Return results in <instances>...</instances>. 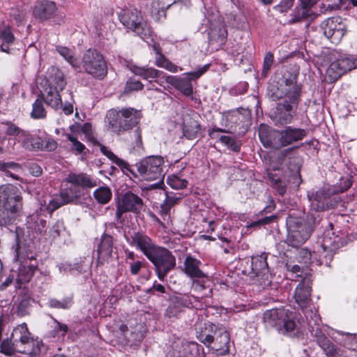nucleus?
<instances>
[{
    "instance_id": "obj_57",
    "label": "nucleus",
    "mask_w": 357,
    "mask_h": 357,
    "mask_svg": "<svg viewBox=\"0 0 357 357\" xmlns=\"http://www.w3.org/2000/svg\"><path fill=\"white\" fill-rule=\"evenodd\" d=\"M67 137L69 141H70L73 144V149H75L77 153H83L84 150L85 149V146L79 142L75 137H73L71 135H68Z\"/></svg>"
},
{
    "instance_id": "obj_35",
    "label": "nucleus",
    "mask_w": 357,
    "mask_h": 357,
    "mask_svg": "<svg viewBox=\"0 0 357 357\" xmlns=\"http://www.w3.org/2000/svg\"><path fill=\"white\" fill-rule=\"evenodd\" d=\"M132 72L144 79H154L160 76V72L153 68H145L133 66L131 68Z\"/></svg>"
},
{
    "instance_id": "obj_17",
    "label": "nucleus",
    "mask_w": 357,
    "mask_h": 357,
    "mask_svg": "<svg viewBox=\"0 0 357 357\" xmlns=\"http://www.w3.org/2000/svg\"><path fill=\"white\" fill-rule=\"evenodd\" d=\"M130 239V245L142 252L147 259L160 247L144 232H134Z\"/></svg>"
},
{
    "instance_id": "obj_56",
    "label": "nucleus",
    "mask_w": 357,
    "mask_h": 357,
    "mask_svg": "<svg viewBox=\"0 0 357 357\" xmlns=\"http://www.w3.org/2000/svg\"><path fill=\"white\" fill-rule=\"evenodd\" d=\"M294 0H281L280 3L275 7V9L280 13H284L291 9Z\"/></svg>"
},
{
    "instance_id": "obj_47",
    "label": "nucleus",
    "mask_w": 357,
    "mask_h": 357,
    "mask_svg": "<svg viewBox=\"0 0 357 357\" xmlns=\"http://www.w3.org/2000/svg\"><path fill=\"white\" fill-rule=\"evenodd\" d=\"M324 351L328 357H348L345 351L335 347L333 343Z\"/></svg>"
},
{
    "instance_id": "obj_30",
    "label": "nucleus",
    "mask_w": 357,
    "mask_h": 357,
    "mask_svg": "<svg viewBox=\"0 0 357 357\" xmlns=\"http://www.w3.org/2000/svg\"><path fill=\"white\" fill-rule=\"evenodd\" d=\"M101 152L107 156L112 162L116 164L117 166H119L122 171L126 172H130L133 176H136L135 173L133 172V170L131 169L130 165L125 160H123L121 158H119L118 156H116L113 152H112L110 150H109L105 146H102Z\"/></svg>"
},
{
    "instance_id": "obj_23",
    "label": "nucleus",
    "mask_w": 357,
    "mask_h": 357,
    "mask_svg": "<svg viewBox=\"0 0 357 357\" xmlns=\"http://www.w3.org/2000/svg\"><path fill=\"white\" fill-rule=\"evenodd\" d=\"M66 181L73 185L82 188H92L97 186V180L85 173H70L66 178Z\"/></svg>"
},
{
    "instance_id": "obj_62",
    "label": "nucleus",
    "mask_w": 357,
    "mask_h": 357,
    "mask_svg": "<svg viewBox=\"0 0 357 357\" xmlns=\"http://www.w3.org/2000/svg\"><path fill=\"white\" fill-rule=\"evenodd\" d=\"M43 149V140L40 137H34L29 151H38Z\"/></svg>"
},
{
    "instance_id": "obj_38",
    "label": "nucleus",
    "mask_w": 357,
    "mask_h": 357,
    "mask_svg": "<svg viewBox=\"0 0 357 357\" xmlns=\"http://www.w3.org/2000/svg\"><path fill=\"white\" fill-rule=\"evenodd\" d=\"M58 53L63 56L73 67H79V61L75 57L72 50L66 47L57 46L56 48Z\"/></svg>"
},
{
    "instance_id": "obj_58",
    "label": "nucleus",
    "mask_w": 357,
    "mask_h": 357,
    "mask_svg": "<svg viewBox=\"0 0 357 357\" xmlns=\"http://www.w3.org/2000/svg\"><path fill=\"white\" fill-rule=\"evenodd\" d=\"M63 205L64 204L62 202V199L59 196L50 201L47 205V210L52 213Z\"/></svg>"
},
{
    "instance_id": "obj_43",
    "label": "nucleus",
    "mask_w": 357,
    "mask_h": 357,
    "mask_svg": "<svg viewBox=\"0 0 357 357\" xmlns=\"http://www.w3.org/2000/svg\"><path fill=\"white\" fill-rule=\"evenodd\" d=\"M280 330H282L283 333H288L289 335H295L296 331H298L296 324L288 315L287 318H284V322L281 323Z\"/></svg>"
},
{
    "instance_id": "obj_22",
    "label": "nucleus",
    "mask_w": 357,
    "mask_h": 357,
    "mask_svg": "<svg viewBox=\"0 0 357 357\" xmlns=\"http://www.w3.org/2000/svg\"><path fill=\"white\" fill-rule=\"evenodd\" d=\"M56 4L50 1H43L36 3L33 8V15L40 21L50 19L56 12Z\"/></svg>"
},
{
    "instance_id": "obj_31",
    "label": "nucleus",
    "mask_w": 357,
    "mask_h": 357,
    "mask_svg": "<svg viewBox=\"0 0 357 357\" xmlns=\"http://www.w3.org/2000/svg\"><path fill=\"white\" fill-rule=\"evenodd\" d=\"M291 15L290 22L296 23L311 17L313 15V12L312 8L300 2L299 6L296 7Z\"/></svg>"
},
{
    "instance_id": "obj_18",
    "label": "nucleus",
    "mask_w": 357,
    "mask_h": 357,
    "mask_svg": "<svg viewBox=\"0 0 357 357\" xmlns=\"http://www.w3.org/2000/svg\"><path fill=\"white\" fill-rule=\"evenodd\" d=\"M305 317L308 320L309 326L311 328L312 335L316 337L318 344L323 350L327 347H329L332 342L326 337L319 326V322L321 321L320 317L311 310L310 312H305Z\"/></svg>"
},
{
    "instance_id": "obj_39",
    "label": "nucleus",
    "mask_w": 357,
    "mask_h": 357,
    "mask_svg": "<svg viewBox=\"0 0 357 357\" xmlns=\"http://www.w3.org/2000/svg\"><path fill=\"white\" fill-rule=\"evenodd\" d=\"M345 72L342 69V63L340 59L333 61L327 69V74L332 79H337Z\"/></svg>"
},
{
    "instance_id": "obj_61",
    "label": "nucleus",
    "mask_w": 357,
    "mask_h": 357,
    "mask_svg": "<svg viewBox=\"0 0 357 357\" xmlns=\"http://www.w3.org/2000/svg\"><path fill=\"white\" fill-rule=\"evenodd\" d=\"M57 147V143L53 139H46L43 141V149L47 151H54Z\"/></svg>"
},
{
    "instance_id": "obj_7",
    "label": "nucleus",
    "mask_w": 357,
    "mask_h": 357,
    "mask_svg": "<svg viewBox=\"0 0 357 357\" xmlns=\"http://www.w3.org/2000/svg\"><path fill=\"white\" fill-rule=\"evenodd\" d=\"M137 172L147 181L162 180L165 176L164 160L160 155H151L136 163Z\"/></svg>"
},
{
    "instance_id": "obj_19",
    "label": "nucleus",
    "mask_w": 357,
    "mask_h": 357,
    "mask_svg": "<svg viewBox=\"0 0 357 357\" xmlns=\"http://www.w3.org/2000/svg\"><path fill=\"white\" fill-rule=\"evenodd\" d=\"M330 195V192L325 190L309 192L307 197L310 202L311 210L319 212L332 207Z\"/></svg>"
},
{
    "instance_id": "obj_63",
    "label": "nucleus",
    "mask_w": 357,
    "mask_h": 357,
    "mask_svg": "<svg viewBox=\"0 0 357 357\" xmlns=\"http://www.w3.org/2000/svg\"><path fill=\"white\" fill-rule=\"evenodd\" d=\"M178 312L179 310L176 306L170 305L166 310V315L169 318H172L176 317Z\"/></svg>"
},
{
    "instance_id": "obj_5",
    "label": "nucleus",
    "mask_w": 357,
    "mask_h": 357,
    "mask_svg": "<svg viewBox=\"0 0 357 357\" xmlns=\"http://www.w3.org/2000/svg\"><path fill=\"white\" fill-rule=\"evenodd\" d=\"M140 118V112L133 108H125L119 112L110 109L106 114L105 122L112 132L119 135L137 125Z\"/></svg>"
},
{
    "instance_id": "obj_13",
    "label": "nucleus",
    "mask_w": 357,
    "mask_h": 357,
    "mask_svg": "<svg viewBox=\"0 0 357 357\" xmlns=\"http://www.w3.org/2000/svg\"><path fill=\"white\" fill-rule=\"evenodd\" d=\"M320 26L324 35L334 44L339 43L347 32V26L340 17L326 19Z\"/></svg>"
},
{
    "instance_id": "obj_33",
    "label": "nucleus",
    "mask_w": 357,
    "mask_h": 357,
    "mask_svg": "<svg viewBox=\"0 0 357 357\" xmlns=\"http://www.w3.org/2000/svg\"><path fill=\"white\" fill-rule=\"evenodd\" d=\"M268 264L266 261V257L265 255H260L252 257L251 260V270L254 275L258 276L264 273V271L267 268Z\"/></svg>"
},
{
    "instance_id": "obj_10",
    "label": "nucleus",
    "mask_w": 357,
    "mask_h": 357,
    "mask_svg": "<svg viewBox=\"0 0 357 357\" xmlns=\"http://www.w3.org/2000/svg\"><path fill=\"white\" fill-rule=\"evenodd\" d=\"M119 17L126 28L135 32L141 38L149 35V28L139 10L135 8L123 9Z\"/></svg>"
},
{
    "instance_id": "obj_34",
    "label": "nucleus",
    "mask_w": 357,
    "mask_h": 357,
    "mask_svg": "<svg viewBox=\"0 0 357 357\" xmlns=\"http://www.w3.org/2000/svg\"><path fill=\"white\" fill-rule=\"evenodd\" d=\"M37 264H30L29 265H24L19 269L18 278H17V281L18 283H26L28 282L31 277L33 276L34 272L37 269Z\"/></svg>"
},
{
    "instance_id": "obj_50",
    "label": "nucleus",
    "mask_w": 357,
    "mask_h": 357,
    "mask_svg": "<svg viewBox=\"0 0 357 357\" xmlns=\"http://www.w3.org/2000/svg\"><path fill=\"white\" fill-rule=\"evenodd\" d=\"M33 138L34 137L28 131L24 130L23 133H22L20 138L18 139V141L22 144V146L25 149L29 151Z\"/></svg>"
},
{
    "instance_id": "obj_49",
    "label": "nucleus",
    "mask_w": 357,
    "mask_h": 357,
    "mask_svg": "<svg viewBox=\"0 0 357 357\" xmlns=\"http://www.w3.org/2000/svg\"><path fill=\"white\" fill-rule=\"evenodd\" d=\"M296 258L298 262L307 265L310 263L311 252L307 249L301 248L298 250Z\"/></svg>"
},
{
    "instance_id": "obj_54",
    "label": "nucleus",
    "mask_w": 357,
    "mask_h": 357,
    "mask_svg": "<svg viewBox=\"0 0 357 357\" xmlns=\"http://www.w3.org/2000/svg\"><path fill=\"white\" fill-rule=\"evenodd\" d=\"M143 87L144 85L140 81L130 79L126 83L125 91L127 92L139 91L142 90Z\"/></svg>"
},
{
    "instance_id": "obj_64",
    "label": "nucleus",
    "mask_w": 357,
    "mask_h": 357,
    "mask_svg": "<svg viewBox=\"0 0 357 357\" xmlns=\"http://www.w3.org/2000/svg\"><path fill=\"white\" fill-rule=\"evenodd\" d=\"M142 263L140 261H135L134 263L130 264V273L132 275H137L140 271L142 268Z\"/></svg>"
},
{
    "instance_id": "obj_28",
    "label": "nucleus",
    "mask_w": 357,
    "mask_h": 357,
    "mask_svg": "<svg viewBox=\"0 0 357 357\" xmlns=\"http://www.w3.org/2000/svg\"><path fill=\"white\" fill-rule=\"evenodd\" d=\"M227 31L223 26L219 25L211 29L208 33L210 44H216L217 46L222 45L226 40Z\"/></svg>"
},
{
    "instance_id": "obj_45",
    "label": "nucleus",
    "mask_w": 357,
    "mask_h": 357,
    "mask_svg": "<svg viewBox=\"0 0 357 357\" xmlns=\"http://www.w3.org/2000/svg\"><path fill=\"white\" fill-rule=\"evenodd\" d=\"M167 183L174 189H183L186 187L188 181L176 175H172L167 178Z\"/></svg>"
},
{
    "instance_id": "obj_59",
    "label": "nucleus",
    "mask_w": 357,
    "mask_h": 357,
    "mask_svg": "<svg viewBox=\"0 0 357 357\" xmlns=\"http://www.w3.org/2000/svg\"><path fill=\"white\" fill-rule=\"evenodd\" d=\"M63 228H64L63 222L62 221L58 220L55 222V224L50 229V234L54 238L59 236Z\"/></svg>"
},
{
    "instance_id": "obj_36",
    "label": "nucleus",
    "mask_w": 357,
    "mask_h": 357,
    "mask_svg": "<svg viewBox=\"0 0 357 357\" xmlns=\"http://www.w3.org/2000/svg\"><path fill=\"white\" fill-rule=\"evenodd\" d=\"M93 197L100 204H107L112 199V190L109 187L102 186L93 192Z\"/></svg>"
},
{
    "instance_id": "obj_53",
    "label": "nucleus",
    "mask_w": 357,
    "mask_h": 357,
    "mask_svg": "<svg viewBox=\"0 0 357 357\" xmlns=\"http://www.w3.org/2000/svg\"><path fill=\"white\" fill-rule=\"evenodd\" d=\"M274 61V56L270 52L266 53L264 60L262 75L266 76Z\"/></svg>"
},
{
    "instance_id": "obj_12",
    "label": "nucleus",
    "mask_w": 357,
    "mask_h": 357,
    "mask_svg": "<svg viewBox=\"0 0 357 357\" xmlns=\"http://www.w3.org/2000/svg\"><path fill=\"white\" fill-rule=\"evenodd\" d=\"M144 207V202L141 197L129 191L126 192L117 204L116 218L119 222H122V215L124 213L132 212L139 214Z\"/></svg>"
},
{
    "instance_id": "obj_11",
    "label": "nucleus",
    "mask_w": 357,
    "mask_h": 357,
    "mask_svg": "<svg viewBox=\"0 0 357 357\" xmlns=\"http://www.w3.org/2000/svg\"><path fill=\"white\" fill-rule=\"evenodd\" d=\"M82 66L84 71L94 77L102 79L107 72L102 55L96 50H88L83 55Z\"/></svg>"
},
{
    "instance_id": "obj_14",
    "label": "nucleus",
    "mask_w": 357,
    "mask_h": 357,
    "mask_svg": "<svg viewBox=\"0 0 357 357\" xmlns=\"http://www.w3.org/2000/svg\"><path fill=\"white\" fill-rule=\"evenodd\" d=\"M306 275L301 280V282L296 287L294 293V298L296 302L302 309L305 314L307 307H310L311 299V284H312V275L311 274H305Z\"/></svg>"
},
{
    "instance_id": "obj_60",
    "label": "nucleus",
    "mask_w": 357,
    "mask_h": 357,
    "mask_svg": "<svg viewBox=\"0 0 357 357\" xmlns=\"http://www.w3.org/2000/svg\"><path fill=\"white\" fill-rule=\"evenodd\" d=\"M181 196H177L176 194L166 193V198L164 202L167 203L169 206L172 207L176 205L178 202L181 199Z\"/></svg>"
},
{
    "instance_id": "obj_15",
    "label": "nucleus",
    "mask_w": 357,
    "mask_h": 357,
    "mask_svg": "<svg viewBox=\"0 0 357 357\" xmlns=\"http://www.w3.org/2000/svg\"><path fill=\"white\" fill-rule=\"evenodd\" d=\"M208 69L207 66H204L202 68L197 71L192 72L188 74L190 76L188 77H177L176 76H168L166 79L167 82L174 86L185 96H190L192 94L193 89L190 82V79H197L202 75Z\"/></svg>"
},
{
    "instance_id": "obj_27",
    "label": "nucleus",
    "mask_w": 357,
    "mask_h": 357,
    "mask_svg": "<svg viewBox=\"0 0 357 357\" xmlns=\"http://www.w3.org/2000/svg\"><path fill=\"white\" fill-rule=\"evenodd\" d=\"M200 261L191 257H187L184 261L185 273L191 278H202L205 276L199 269Z\"/></svg>"
},
{
    "instance_id": "obj_20",
    "label": "nucleus",
    "mask_w": 357,
    "mask_h": 357,
    "mask_svg": "<svg viewBox=\"0 0 357 357\" xmlns=\"http://www.w3.org/2000/svg\"><path fill=\"white\" fill-rule=\"evenodd\" d=\"M113 240L112 237L107 234H104L102 236L101 241L98 248V259L97 264L98 265H104L109 263L112 257Z\"/></svg>"
},
{
    "instance_id": "obj_1",
    "label": "nucleus",
    "mask_w": 357,
    "mask_h": 357,
    "mask_svg": "<svg viewBox=\"0 0 357 357\" xmlns=\"http://www.w3.org/2000/svg\"><path fill=\"white\" fill-rule=\"evenodd\" d=\"M268 95L273 101L284 99L277 104L271 116L277 126L290 124L296 114L300 100L301 87L296 84V77L289 73L284 74L276 84L268 88Z\"/></svg>"
},
{
    "instance_id": "obj_48",
    "label": "nucleus",
    "mask_w": 357,
    "mask_h": 357,
    "mask_svg": "<svg viewBox=\"0 0 357 357\" xmlns=\"http://www.w3.org/2000/svg\"><path fill=\"white\" fill-rule=\"evenodd\" d=\"M219 140L232 151L236 152L239 151L240 144H238L234 139L229 136L222 135L219 137Z\"/></svg>"
},
{
    "instance_id": "obj_21",
    "label": "nucleus",
    "mask_w": 357,
    "mask_h": 357,
    "mask_svg": "<svg viewBox=\"0 0 357 357\" xmlns=\"http://www.w3.org/2000/svg\"><path fill=\"white\" fill-rule=\"evenodd\" d=\"M287 317V312L283 308L266 310L263 315L264 322L270 327L281 328V323Z\"/></svg>"
},
{
    "instance_id": "obj_32",
    "label": "nucleus",
    "mask_w": 357,
    "mask_h": 357,
    "mask_svg": "<svg viewBox=\"0 0 357 357\" xmlns=\"http://www.w3.org/2000/svg\"><path fill=\"white\" fill-rule=\"evenodd\" d=\"M153 50L155 52L157 56L155 58V64L160 68H165L166 70L176 73L178 70V67L169 61L164 55L160 52V50L156 44L153 45Z\"/></svg>"
},
{
    "instance_id": "obj_16",
    "label": "nucleus",
    "mask_w": 357,
    "mask_h": 357,
    "mask_svg": "<svg viewBox=\"0 0 357 357\" xmlns=\"http://www.w3.org/2000/svg\"><path fill=\"white\" fill-rule=\"evenodd\" d=\"M172 349L173 357H197L201 346L195 342L178 338L172 342Z\"/></svg>"
},
{
    "instance_id": "obj_44",
    "label": "nucleus",
    "mask_w": 357,
    "mask_h": 357,
    "mask_svg": "<svg viewBox=\"0 0 357 357\" xmlns=\"http://www.w3.org/2000/svg\"><path fill=\"white\" fill-rule=\"evenodd\" d=\"M3 126V130L5 133L9 136H14L17 137V139L20 138V135H22V133H23V131L24 130L23 129H21L20 128H19L18 126H17L15 124L10 121L4 123Z\"/></svg>"
},
{
    "instance_id": "obj_9",
    "label": "nucleus",
    "mask_w": 357,
    "mask_h": 357,
    "mask_svg": "<svg viewBox=\"0 0 357 357\" xmlns=\"http://www.w3.org/2000/svg\"><path fill=\"white\" fill-rule=\"evenodd\" d=\"M288 245L297 248L303 244L310 237L312 231V227L306 225L301 218L290 217L287 221Z\"/></svg>"
},
{
    "instance_id": "obj_4",
    "label": "nucleus",
    "mask_w": 357,
    "mask_h": 357,
    "mask_svg": "<svg viewBox=\"0 0 357 357\" xmlns=\"http://www.w3.org/2000/svg\"><path fill=\"white\" fill-rule=\"evenodd\" d=\"M22 210V197L12 185L0 186V226L12 225Z\"/></svg>"
},
{
    "instance_id": "obj_8",
    "label": "nucleus",
    "mask_w": 357,
    "mask_h": 357,
    "mask_svg": "<svg viewBox=\"0 0 357 357\" xmlns=\"http://www.w3.org/2000/svg\"><path fill=\"white\" fill-rule=\"evenodd\" d=\"M153 264L158 279L163 281L169 272L176 267V258L167 248L160 246L148 258Z\"/></svg>"
},
{
    "instance_id": "obj_6",
    "label": "nucleus",
    "mask_w": 357,
    "mask_h": 357,
    "mask_svg": "<svg viewBox=\"0 0 357 357\" xmlns=\"http://www.w3.org/2000/svg\"><path fill=\"white\" fill-rule=\"evenodd\" d=\"M52 75L45 80V85L42 93L45 103L54 109L61 107L62 100L59 91H63L66 85L63 73L58 69H52Z\"/></svg>"
},
{
    "instance_id": "obj_55",
    "label": "nucleus",
    "mask_w": 357,
    "mask_h": 357,
    "mask_svg": "<svg viewBox=\"0 0 357 357\" xmlns=\"http://www.w3.org/2000/svg\"><path fill=\"white\" fill-rule=\"evenodd\" d=\"M276 218H277V216L275 215H270V216H267V217L263 218H261L260 220H258L257 221L252 222L250 225V227H258V226H260V225H268L271 222H272L273 221H274L276 219Z\"/></svg>"
},
{
    "instance_id": "obj_51",
    "label": "nucleus",
    "mask_w": 357,
    "mask_h": 357,
    "mask_svg": "<svg viewBox=\"0 0 357 357\" xmlns=\"http://www.w3.org/2000/svg\"><path fill=\"white\" fill-rule=\"evenodd\" d=\"M0 39L2 40L3 43L8 45L13 43L15 38L10 27H4L3 29L0 30Z\"/></svg>"
},
{
    "instance_id": "obj_2",
    "label": "nucleus",
    "mask_w": 357,
    "mask_h": 357,
    "mask_svg": "<svg viewBox=\"0 0 357 357\" xmlns=\"http://www.w3.org/2000/svg\"><path fill=\"white\" fill-rule=\"evenodd\" d=\"M0 351L6 356L18 352L36 357L40 353L39 342L35 340L25 323L17 325L12 331L10 338L3 340L0 345Z\"/></svg>"
},
{
    "instance_id": "obj_40",
    "label": "nucleus",
    "mask_w": 357,
    "mask_h": 357,
    "mask_svg": "<svg viewBox=\"0 0 357 357\" xmlns=\"http://www.w3.org/2000/svg\"><path fill=\"white\" fill-rule=\"evenodd\" d=\"M33 119H44L46 116V111L44 108L41 98H37L32 105V111L30 114Z\"/></svg>"
},
{
    "instance_id": "obj_46",
    "label": "nucleus",
    "mask_w": 357,
    "mask_h": 357,
    "mask_svg": "<svg viewBox=\"0 0 357 357\" xmlns=\"http://www.w3.org/2000/svg\"><path fill=\"white\" fill-rule=\"evenodd\" d=\"M342 69L345 73L357 68V58L353 56H346L340 58Z\"/></svg>"
},
{
    "instance_id": "obj_37",
    "label": "nucleus",
    "mask_w": 357,
    "mask_h": 357,
    "mask_svg": "<svg viewBox=\"0 0 357 357\" xmlns=\"http://www.w3.org/2000/svg\"><path fill=\"white\" fill-rule=\"evenodd\" d=\"M73 304V298L72 295L67 296L61 300L56 298H50L48 301V305L52 308L57 309H69Z\"/></svg>"
},
{
    "instance_id": "obj_25",
    "label": "nucleus",
    "mask_w": 357,
    "mask_h": 357,
    "mask_svg": "<svg viewBox=\"0 0 357 357\" xmlns=\"http://www.w3.org/2000/svg\"><path fill=\"white\" fill-rule=\"evenodd\" d=\"M183 135L188 139H194L197 137L200 130L199 123L195 118L191 117L189 114L183 116Z\"/></svg>"
},
{
    "instance_id": "obj_24",
    "label": "nucleus",
    "mask_w": 357,
    "mask_h": 357,
    "mask_svg": "<svg viewBox=\"0 0 357 357\" xmlns=\"http://www.w3.org/2000/svg\"><path fill=\"white\" fill-rule=\"evenodd\" d=\"M218 330L215 325L210 322L204 323V327L200 328V330L197 331V337L208 347L214 342V336L217 335Z\"/></svg>"
},
{
    "instance_id": "obj_42",
    "label": "nucleus",
    "mask_w": 357,
    "mask_h": 357,
    "mask_svg": "<svg viewBox=\"0 0 357 357\" xmlns=\"http://www.w3.org/2000/svg\"><path fill=\"white\" fill-rule=\"evenodd\" d=\"M287 270L291 273V280H297L298 278L303 279L306 275L305 274H310L307 271H305L303 268H302L298 265H291L289 264H286Z\"/></svg>"
},
{
    "instance_id": "obj_52",
    "label": "nucleus",
    "mask_w": 357,
    "mask_h": 357,
    "mask_svg": "<svg viewBox=\"0 0 357 357\" xmlns=\"http://www.w3.org/2000/svg\"><path fill=\"white\" fill-rule=\"evenodd\" d=\"M59 197L62 199L64 205L77 202V195L72 192V190H68V188L60 193Z\"/></svg>"
},
{
    "instance_id": "obj_29",
    "label": "nucleus",
    "mask_w": 357,
    "mask_h": 357,
    "mask_svg": "<svg viewBox=\"0 0 357 357\" xmlns=\"http://www.w3.org/2000/svg\"><path fill=\"white\" fill-rule=\"evenodd\" d=\"M121 334L124 337L126 343L130 345H135L142 342L144 335L142 331H130L125 324H121L119 327Z\"/></svg>"
},
{
    "instance_id": "obj_41",
    "label": "nucleus",
    "mask_w": 357,
    "mask_h": 357,
    "mask_svg": "<svg viewBox=\"0 0 357 357\" xmlns=\"http://www.w3.org/2000/svg\"><path fill=\"white\" fill-rule=\"evenodd\" d=\"M268 177L272 186L280 195H283L286 192L287 190V186L284 182L282 181L279 176L271 172L268 174Z\"/></svg>"
},
{
    "instance_id": "obj_3",
    "label": "nucleus",
    "mask_w": 357,
    "mask_h": 357,
    "mask_svg": "<svg viewBox=\"0 0 357 357\" xmlns=\"http://www.w3.org/2000/svg\"><path fill=\"white\" fill-rule=\"evenodd\" d=\"M306 135L304 129L287 126L282 130L272 129L266 126H261L259 137L266 148L280 149L302 140Z\"/></svg>"
},
{
    "instance_id": "obj_26",
    "label": "nucleus",
    "mask_w": 357,
    "mask_h": 357,
    "mask_svg": "<svg viewBox=\"0 0 357 357\" xmlns=\"http://www.w3.org/2000/svg\"><path fill=\"white\" fill-rule=\"evenodd\" d=\"M229 334L226 331L218 330V333L214 336V346L213 349L219 351L221 354L229 351Z\"/></svg>"
}]
</instances>
